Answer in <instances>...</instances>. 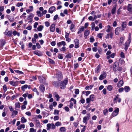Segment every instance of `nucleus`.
Returning a JSON list of instances; mask_svg holds the SVG:
<instances>
[{"label":"nucleus","mask_w":132,"mask_h":132,"mask_svg":"<svg viewBox=\"0 0 132 132\" xmlns=\"http://www.w3.org/2000/svg\"><path fill=\"white\" fill-rule=\"evenodd\" d=\"M113 71L115 72H116L117 71L120 72L122 70V68L119 66L118 62H115L113 64Z\"/></svg>","instance_id":"obj_1"},{"label":"nucleus","mask_w":132,"mask_h":132,"mask_svg":"<svg viewBox=\"0 0 132 132\" xmlns=\"http://www.w3.org/2000/svg\"><path fill=\"white\" fill-rule=\"evenodd\" d=\"M68 81L65 80L61 81L60 83V86L61 89H63L65 88V86L67 84Z\"/></svg>","instance_id":"obj_2"},{"label":"nucleus","mask_w":132,"mask_h":132,"mask_svg":"<svg viewBox=\"0 0 132 132\" xmlns=\"http://www.w3.org/2000/svg\"><path fill=\"white\" fill-rule=\"evenodd\" d=\"M55 72H56V78L57 79L59 80H61L62 78V76L60 72V71L55 70L54 73Z\"/></svg>","instance_id":"obj_3"},{"label":"nucleus","mask_w":132,"mask_h":132,"mask_svg":"<svg viewBox=\"0 0 132 132\" xmlns=\"http://www.w3.org/2000/svg\"><path fill=\"white\" fill-rule=\"evenodd\" d=\"M120 95L117 94L113 99V102L114 103H117V102L120 103L121 101V98L119 97Z\"/></svg>","instance_id":"obj_4"},{"label":"nucleus","mask_w":132,"mask_h":132,"mask_svg":"<svg viewBox=\"0 0 132 132\" xmlns=\"http://www.w3.org/2000/svg\"><path fill=\"white\" fill-rule=\"evenodd\" d=\"M90 118V113L87 114V116L84 117L83 118V122L84 123H85L86 124L87 123L88 120Z\"/></svg>","instance_id":"obj_5"},{"label":"nucleus","mask_w":132,"mask_h":132,"mask_svg":"<svg viewBox=\"0 0 132 132\" xmlns=\"http://www.w3.org/2000/svg\"><path fill=\"white\" fill-rule=\"evenodd\" d=\"M74 42L75 44V47L78 48L79 47V40L77 39H75L74 40Z\"/></svg>","instance_id":"obj_6"},{"label":"nucleus","mask_w":132,"mask_h":132,"mask_svg":"<svg viewBox=\"0 0 132 132\" xmlns=\"http://www.w3.org/2000/svg\"><path fill=\"white\" fill-rule=\"evenodd\" d=\"M120 30H121V31L124 30L123 29H121L120 27H117L115 30V34L117 35H119Z\"/></svg>","instance_id":"obj_7"},{"label":"nucleus","mask_w":132,"mask_h":132,"mask_svg":"<svg viewBox=\"0 0 132 132\" xmlns=\"http://www.w3.org/2000/svg\"><path fill=\"white\" fill-rule=\"evenodd\" d=\"M119 111V109L118 108H117L113 112L112 115L113 117L117 116L118 114Z\"/></svg>","instance_id":"obj_8"},{"label":"nucleus","mask_w":132,"mask_h":132,"mask_svg":"<svg viewBox=\"0 0 132 132\" xmlns=\"http://www.w3.org/2000/svg\"><path fill=\"white\" fill-rule=\"evenodd\" d=\"M106 74L105 72H103L99 77L100 80H102L106 77Z\"/></svg>","instance_id":"obj_9"},{"label":"nucleus","mask_w":132,"mask_h":132,"mask_svg":"<svg viewBox=\"0 0 132 132\" xmlns=\"http://www.w3.org/2000/svg\"><path fill=\"white\" fill-rule=\"evenodd\" d=\"M50 28V31L52 32H53L55 30V25L54 24H52Z\"/></svg>","instance_id":"obj_10"},{"label":"nucleus","mask_w":132,"mask_h":132,"mask_svg":"<svg viewBox=\"0 0 132 132\" xmlns=\"http://www.w3.org/2000/svg\"><path fill=\"white\" fill-rule=\"evenodd\" d=\"M5 44V40L3 39H1L0 40V46L2 48Z\"/></svg>","instance_id":"obj_11"},{"label":"nucleus","mask_w":132,"mask_h":132,"mask_svg":"<svg viewBox=\"0 0 132 132\" xmlns=\"http://www.w3.org/2000/svg\"><path fill=\"white\" fill-rule=\"evenodd\" d=\"M84 27L83 26H80V27L78 29V31L77 32L78 34H79L81 33L82 32L84 31Z\"/></svg>","instance_id":"obj_12"},{"label":"nucleus","mask_w":132,"mask_h":132,"mask_svg":"<svg viewBox=\"0 0 132 132\" xmlns=\"http://www.w3.org/2000/svg\"><path fill=\"white\" fill-rule=\"evenodd\" d=\"M4 34L5 35H6L9 37L12 36V30H10L7 31V33L5 34V32H4Z\"/></svg>","instance_id":"obj_13"},{"label":"nucleus","mask_w":132,"mask_h":132,"mask_svg":"<svg viewBox=\"0 0 132 132\" xmlns=\"http://www.w3.org/2000/svg\"><path fill=\"white\" fill-rule=\"evenodd\" d=\"M39 90L42 92H44L45 90V88L44 86L41 84L39 87Z\"/></svg>","instance_id":"obj_14"},{"label":"nucleus","mask_w":132,"mask_h":132,"mask_svg":"<svg viewBox=\"0 0 132 132\" xmlns=\"http://www.w3.org/2000/svg\"><path fill=\"white\" fill-rule=\"evenodd\" d=\"M38 79L40 82L44 83L45 82V79L44 77L39 76H38Z\"/></svg>","instance_id":"obj_15"},{"label":"nucleus","mask_w":132,"mask_h":132,"mask_svg":"<svg viewBox=\"0 0 132 132\" xmlns=\"http://www.w3.org/2000/svg\"><path fill=\"white\" fill-rule=\"evenodd\" d=\"M34 53L37 55L40 56L42 55V54L41 53L40 51L38 50H36L34 51Z\"/></svg>","instance_id":"obj_16"},{"label":"nucleus","mask_w":132,"mask_h":132,"mask_svg":"<svg viewBox=\"0 0 132 132\" xmlns=\"http://www.w3.org/2000/svg\"><path fill=\"white\" fill-rule=\"evenodd\" d=\"M34 16V14L32 13H31L28 16L27 19V20L32 19V18H33Z\"/></svg>","instance_id":"obj_17"},{"label":"nucleus","mask_w":132,"mask_h":132,"mask_svg":"<svg viewBox=\"0 0 132 132\" xmlns=\"http://www.w3.org/2000/svg\"><path fill=\"white\" fill-rule=\"evenodd\" d=\"M69 33L66 32L65 37L66 38V40L68 42H70L71 41V39L69 38Z\"/></svg>","instance_id":"obj_18"},{"label":"nucleus","mask_w":132,"mask_h":132,"mask_svg":"<svg viewBox=\"0 0 132 132\" xmlns=\"http://www.w3.org/2000/svg\"><path fill=\"white\" fill-rule=\"evenodd\" d=\"M89 98L90 99V100H91V101L92 102L94 101L95 100V95L93 94L90 95Z\"/></svg>","instance_id":"obj_19"},{"label":"nucleus","mask_w":132,"mask_h":132,"mask_svg":"<svg viewBox=\"0 0 132 132\" xmlns=\"http://www.w3.org/2000/svg\"><path fill=\"white\" fill-rule=\"evenodd\" d=\"M123 81L122 80H120L118 83L117 86L118 87H120L123 86Z\"/></svg>","instance_id":"obj_20"},{"label":"nucleus","mask_w":132,"mask_h":132,"mask_svg":"<svg viewBox=\"0 0 132 132\" xmlns=\"http://www.w3.org/2000/svg\"><path fill=\"white\" fill-rule=\"evenodd\" d=\"M55 8L54 6H52L51 7L49 10V11L50 13H52L55 10Z\"/></svg>","instance_id":"obj_21"},{"label":"nucleus","mask_w":132,"mask_h":132,"mask_svg":"<svg viewBox=\"0 0 132 132\" xmlns=\"http://www.w3.org/2000/svg\"><path fill=\"white\" fill-rule=\"evenodd\" d=\"M113 28L112 27H111L109 25H108L107 26V29L106 30V31L107 32H109L112 30Z\"/></svg>","instance_id":"obj_22"},{"label":"nucleus","mask_w":132,"mask_h":132,"mask_svg":"<svg viewBox=\"0 0 132 132\" xmlns=\"http://www.w3.org/2000/svg\"><path fill=\"white\" fill-rule=\"evenodd\" d=\"M10 84L13 86H16L18 85L17 82H14L13 81H10L9 82Z\"/></svg>","instance_id":"obj_23"},{"label":"nucleus","mask_w":132,"mask_h":132,"mask_svg":"<svg viewBox=\"0 0 132 132\" xmlns=\"http://www.w3.org/2000/svg\"><path fill=\"white\" fill-rule=\"evenodd\" d=\"M116 5L113 6L112 9L111 10V13L113 14H114L116 12Z\"/></svg>","instance_id":"obj_24"},{"label":"nucleus","mask_w":132,"mask_h":132,"mask_svg":"<svg viewBox=\"0 0 132 132\" xmlns=\"http://www.w3.org/2000/svg\"><path fill=\"white\" fill-rule=\"evenodd\" d=\"M18 112L17 111L15 110L12 113L11 116L12 118H14L15 117L16 115L18 114Z\"/></svg>","instance_id":"obj_25"},{"label":"nucleus","mask_w":132,"mask_h":132,"mask_svg":"<svg viewBox=\"0 0 132 132\" xmlns=\"http://www.w3.org/2000/svg\"><path fill=\"white\" fill-rule=\"evenodd\" d=\"M132 7L131 4H129L127 6V10L130 12H132Z\"/></svg>","instance_id":"obj_26"},{"label":"nucleus","mask_w":132,"mask_h":132,"mask_svg":"<svg viewBox=\"0 0 132 132\" xmlns=\"http://www.w3.org/2000/svg\"><path fill=\"white\" fill-rule=\"evenodd\" d=\"M100 65H99L98 66L97 68H96L95 69V72L97 73L99 72L100 71Z\"/></svg>","instance_id":"obj_27"},{"label":"nucleus","mask_w":132,"mask_h":132,"mask_svg":"<svg viewBox=\"0 0 132 132\" xmlns=\"http://www.w3.org/2000/svg\"><path fill=\"white\" fill-rule=\"evenodd\" d=\"M121 26L122 28V29L126 28L127 26V23L126 22H123L121 23Z\"/></svg>","instance_id":"obj_28"},{"label":"nucleus","mask_w":132,"mask_h":132,"mask_svg":"<svg viewBox=\"0 0 132 132\" xmlns=\"http://www.w3.org/2000/svg\"><path fill=\"white\" fill-rule=\"evenodd\" d=\"M129 44H130L127 43V42H126L125 43V47L124 49L125 51L126 52H127V51L128 47L129 46Z\"/></svg>","instance_id":"obj_29"},{"label":"nucleus","mask_w":132,"mask_h":132,"mask_svg":"<svg viewBox=\"0 0 132 132\" xmlns=\"http://www.w3.org/2000/svg\"><path fill=\"white\" fill-rule=\"evenodd\" d=\"M15 109L17 110L16 108H20V103L19 102H16L15 104Z\"/></svg>","instance_id":"obj_30"},{"label":"nucleus","mask_w":132,"mask_h":132,"mask_svg":"<svg viewBox=\"0 0 132 132\" xmlns=\"http://www.w3.org/2000/svg\"><path fill=\"white\" fill-rule=\"evenodd\" d=\"M131 35L130 34H129V37L128 39V40L127 42H127V43L130 44V43L131 42Z\"/></svg>","instance_id":"obj_31"},{"label":"nucleus","mask_w":132,"mask_h":132,"mask_svg":"<svg viewBox=\"0 0 132 132\" xmlns=\"http://www.w3.org/2000/svg\"><path fill=\"white\" fill-rule=\"evenodd\" d=\"M89 34V31L87 29L86 30L84 33V35L86 37Z\"/></svg>","instance_id":"obj_32"},{"label":"nucleus","mask_w":132,"mask_h":132,"mask_svg":"<svg viewBox=\"0 0 132 132\" xmlns=\"http://www.w3.org/2000/svg\"><path fill=\"white\" fill-rule=\"evenodd\" d=\"M27 120L24 117H22L21 119V122L22 123H23L27 122Z\"/></svg>","instance_id":"obj_33"},{"label":"nucleus","mask_w":132,"mask_h":132,"mask_svg":"<svg viewBox=\"0 0 132 132\" xmlns=\"http://www.w3.org/2000/svg\"><path fill=\"white\" fill-rule=\"evenodd\" d=\"M25 126L24 124L21 125L18 127V129L19 130H20L22 128L24 129L25 128Z\"/></svg>","instance_id":"obj_34"},{"label":"nucleus","mask_w":132,"mask_h":132,"mask_svg":"<svg viewBox=\"0 0 132 132\" xmlns=\"http://www.w3.org/2000/svg\"><path fill=\"white\" fill-rule=\"evenodd\" d=\"M28 87V85H25L21 87L22 90L23 91H24L25 89L27 88Z\"/></svg>","instance_id":"obj_35"},{"label":"nucleus","mask_w":132,"mask_h":132,"mask_svg":"<svg viewBox=\"0 0 132 132\" xmlns=\"http://www.w3.org/2000/svg\"><path fill=\"white\" fill-rule=\"evenodd\" d=\"M124 89L126 92H128L130 90V88L128 86H126L125 87Z\"/></svg>","instance_id":"obj_36"},{"label":"nucleus","mask_w":132,"mask_h":132,"mask_svg":"<svg viewBox=\"0 0 132 132\" xmlns=\"http://www.w3.org/2000/svg\"><path fill=\"white\" fill-rule=\"evenodd\" d=\"M60 131L61 132H65L66 131V129L65 127H62L60 129Z\"/></svg>","instance_id":"obj_37"},{"label":"nucleus","mask_w":132,"mask_h":132,"mask_svg":"<svg viewBox=\"0 0 132 132\" xmlns=\"http://www.w3.org/2000/svg\"><path fill=\"white\" fill-rule=\"evenodd\" d=\"M36 13L37 15L39 16L40 17L43 16L42 13H41L40 11H37Z\"/></svg>","instance_id":"obj_38"},{"label":"nucleus","mask_w":132,"mask_h":132,"mask_svg":"<svg viewBox=\"0 0 132 132\" xmlns=\"http://www.w3.org/2000/svg\"><path fill=\"white\" fill-rule=\"evenodd\" d=\"M108 111L107 109H105L103 111V113L104 115H106L108 114Z\"/></svg>","instance_id":"obj_39"},{"label":"nucleus","mask_w":132,"mask_h":132,"mask_svg":"<svg viewBox=\"0 0 132 132\" xmlns=\"http://www.w3.org/2000/svg\"><path fill=\"white\" fill-rule=\"evenodd\" d=\"M43 28V26L42 25H40L37 28V30L39 31H42Z\"/></svg>","instance_id":"obj_40"},{"label":"nucleus","mask_w":132,"mask_h":132,"mask_svg":"<svg viewBox=\"0 0 132 132\" xmlns=\"http://www.w3.org/2000/svg\"><path fill=\"white\" fill-rule=\"evenodd\" d=\"M75 27V25L73 24L72 23L70 26V29L72 31L74 30V28Z\"/></svg>","instance_id":"obj_41"},{"label":"nucleus","mask_w":132,"mask_h":132,"mask_svg":"<svg viewBox=\"0 0 132 132\" xmlns=\"http://www.w3.org/2000/svg\"><path fill=\"white\" fill-rule=\"evenodd\" d=\"M60 50L61 51H63V52H64L66 50V47H65L64 46L60 49Z\"/></svg>","instance_id":"obj_42"},{"label":"nucleus","mask_w":132,"mask_h":132,"mask_svg":"<svg viewBox=\"0 0 132 132\" xmlns=\"http://www.w3.org/2000/svg\"><path fill=\"white\" fill-rule=\"evenodd\" d=\"M26 14V13H24L22 14V15H21L20 17V18H23L24 19H25L26 18V16L25 15Z\"/></svg>","instance_id":"obj_43"},{"label":"nucleus","mask_w":132,"mask_h":132,"mask_svg":"<svg viewBox=\"0 0 132 132\" xmlns=\"http://www.w3.org/2000/svg\"><path fill=\"white\" fill-rule=\"evenodd\" d=\"M53 85L55 87H57L59 85V84L57 82L54 81L53 83Z\"/></svg>","instance_id":"obj_44"},{"label":"nucleus","mask_w":132,"mask_h":132,"mask_svg":"<svg viewBox=\"0 0 132 132\" xmlns=\"http://www.w3.org/2000/svg\"><path fill=\"white\" fill-rule=\"evenodd\" d=\"M55 125L56 126L58 127L61 126V123L60 122L57 121L55 123Z\"/></svg>","instance_id":"obj_45"},{"label":"nucleus","mask_w":132,"mask_h":132,"mask_svg":"<svg viewBox=\"0 0 132 132\" xmlns=\"http://www.w3.org/2000/svg\"><path fill=\"white\" fill-rule=\"evenodd\" d=\"M72 55L71 53H69L66 55L65 57L67 58H71L72 56Z\"/></svg>","instance_id":"obj_46"},{"label":"nucleus","mask_w":132,"mask_h":132,"mask_svg":"<svg viewBox=\"0 0 132 132\" xmlns=\"http://www.w3.org/2000/svg\"><path fill=\"white\" fill-rule=\"evenodd\" d=\"M51 124L48 123L47 125V130H49L51 129Z\"/></svg>","instance_id":"obj_47"},{"label":"nucleus","mask_w":132,"mask_h":132,"mask_svg":"<svg viewBox=\"0 0 132 132\" xmlns=\"http://www.w3.org/2000/svg\"><path fill=\"white\" fill-rule=\"evenodd\" d=\"M14 71L16 73L19 74H23V73L21 71H19L18 70H15Z\"/></svg>","instance_id":"obj_48"},{"label":"nucleus","mask_w":132,"mask_h":132,"mask_svg":"<svg viewBox=\"0 0 132 132\" xmlns=\"http://www.w3.org/2000/svg\"><path fill=\"white\" fill-rule=\"evenodd\" d=\"M119 62L121 64H124L125 63L124 60L120 58L119 60Z\"/></svg>","instance_id":"obj_49"},{"label":"nucleus","mask_w":132,"mask_h":132,"mask_svg":"<svg viewBox=\"0 0 132 132\" xmlns=\"http://www.w3.org/2000/svg\"><path fill=\"white\" fill-rule=\"evenodd\" d=\"M30 131L29 132H36V129H34L33 128H31L30 129Z\"/></svg>","instance_id":"obj_50"},{"label":"nucleus","mask_w":132,"mask_h":132,"mask_svg":"<svg viewBox=\"0 0 132 132\" xmlns=\"http://www.w3.org/2000/svg\"><path fill=\"white\" fill-rule=\"evenodd\" d=\"M59 111L57 110H55L54 112V114L55 115H58L59 114Z\"/></svg>","instance_id":"obj_51"},{"label":"nucleus","mask_w":132,"mask_h":132,"mask_svg":"<svg viewBox=\"0 0 132 132\" xmlns=\"http://www.w3.org/2000/svg\"><path fill=\"white\" fill-rule=\"evenodd\" d=\"M107 89L109 91H111L112 89V87L111 85H109L107 87Z\"/></svg>","instance_id":"obj_52"},{"label":"nucleus","mask_w":132,"mask_h":132,"mask_svg":"<svg viewBox=\"0 0 132 132\" xmlns=\"http://www.w3.org/2000/svg\"><path fill=\"white\" fill-rule=\"evenodd\" d=\"M124 40V37H121L120 38L119 40L121 44H122L123 43V41Z\"/></svg>","instance_id":"obj_53"},{"label":"nucleus","mask_w":132,"mask_h":132,"mask_svg":"<svg viewBox=\"0 0 132 132\" xmlns=\"http://www.w3.org/2000/svg\"><path fill=\"white\" fill-rule=\"evenodd\" d=\"M103 35V34L99 33V34H98L97 37H98L100 38H101L102 37Z\"/></svg>","instance_id":"obj_54"},{"label":"nucleus","mask_w":132,"mask_h":132,"mask_svg":"<svg viewBox=\"0 0 132 132\" xmlns=\"http://www.w3.org/2000/svg\"><path fill=\"white\" fill-rule=\"evenodd\" d=\"M120 56L123 58L124 59L125 58V55H124L123 52H122L120 54Z\"/></svg>","instance_id":"obj_55"},{"label":"nucleus","mask_w":132,"mask_h":132,"mask_svg":"<svg viewBox=\"0 0 132 132\" xmlns=\"http://www.w3.org/2000/svg\"><path fill=\"white\" fill-rule=\"evenodd\" d=\"M58 57L59 59H62L63 58V57L62 55V54H59Z\"/></svg>","instance_id":"obj_56"},{"label":"nucleus","mask_w":132,"mask_h":132,"mask_svg":"<svg viewBox=\"0 0 132 132\" xmlns=\"http://www.w3.org/2000/svg\"><path fill=\"white\" fill-rule=\"evenodd\" d=\"M4 91L5 93L7 90V88L6 85H4L3 87Z\"/></svg>","instance_id":"obj_57"},{"label":"nucleus","mask_w":132,"mask_h":132,"mask_svg":"<svg viewBox=\"0 0 132 132\" xmlns=\"http://www.w3.org/2000/svg\"><path fill=\"white\" fill-rule=\"evenodd\" d=\"M23 5V3H18L16 4V6L17 7H19L22 6Z\"/></svg>","instance_id":"obj_58"},{"label":"nucleus","mask_w":132,"mask_h":132,"mask_svg":"<svg viewBox=\"0 0 132 132\" xmlns=\"http://www.w3.org/2000/svg\"><path fill=\"white\" fill-rule=\"evenodd\" d=\"M71 101H73L74 103L75 104H76V100L73 98H71L70 101V102H71Z\"/></svg>","instance_id":"obj_59"},{"label":"nucleus","mask_w":132,"mask_h":132,"mask_svg":"<svg viewBox=\"0 0 132 132\" xmlns=\"http://www.w3.org/2000/svg\"><path fill=\"white\" fill-rule=\"evenodd\" d=\"M95 27V25L94 22H93L92 23V30H94V27Z\"/></svg>","instance_id":"obj_60"},{"label":"nucleus","mask_w":132,"mask_h":132,"mask_svg":"<svg viewBox=\"0 0 132 132\" xmlns=\"http://www.w3.org/2000/svg\"><path fill=\"white\" fill-rule=\"evenodd\" d=\"M59 117L58 116H55L54 117L53 119L54 121L58 120L59 119Z\"/></svg>","instance_id":"obj_61"},{"label":"nucleus","mask_w":132,"mask_h":132,"mask_svg":"<svg viewBox=\"0 0 132 132\" xmlns=\"http://www.w3.org/2000/svg\"><path fill=\"white\" fill-rule=\"evenodd\" d=\"M55 97L56 98V101H59L60 98L59 95L58 94H56L55 95Z\"/></svg>","instance_id":"obj_62"},{"label":"nucleus","mask_w":132,"mask_h":132,"mask_svg":"<svg viewBox=\"0 0 132 132\" xmlns=\"http://www.w3.org/2000/svg\"><path fill=\"white\" fill-rule=\"evenodd\" d=\"M55 126L53 123L51 124V128L52 129H54L55 128Z\"/></svg>","instance_id":"obj_63"},{"label":"nucleus","mask_w":132,"mask_h":132,"mask_svg":"<svg viewBox=\"0 0 132 132\" xmlns=\"http://www.w3.org/2000/svg\"><path fill=\"white\" fill-rule=\"evenodd\" d=\"M49 62L51 63L52 64H55L54 61L50 59H49Z\"/></svg>","instance_id":"obj_64"}]
</instances>
